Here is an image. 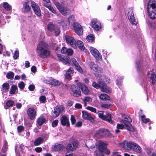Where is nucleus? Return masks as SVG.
I'll use <instances>...</instances> for the list:
<instances>
[{
    "instance_id": "obj_26",
    "label": "nucleus",
    "mask_w": 156,
    "mask_h": 156,
    "mask_svg": "<svg viewBox=\"0 0 156 156\" xmlns=\"http://www.w3.org/2000/svg\"><path fill=\"white\" fill-rule=\"evenodd\" d=\"M103 79H104V78H100L98 83L95 82H93L92 83V86L97 89L100 88L102 85V83L103 82Z\"/></svg>"
},
{
    "instance_id": "obj_43",
    "label": "nucleus",
    "mask_w": 156,
    "mask_h": 156,
    "mask_svg": "<svg viewBox=\"0 0 156 156\" xmlns=\"http://www.w3.org/2000/svg\"><path fill=\"white\" fill-rule=\"evenodd\" d=\"M87 40L90 42L93 41L94 40V36L92 34H90L87 36L86 38Z\"/></svg>"
},
{
    "instance_id": "obj_40",
    "label": "nucleus",
    "mask_w": 156,
    "mask_h": 156,
    "mask_svg": "<svg viewBox=\"0 0 156 156\" xmlns=\"http://www.w3.org/2000/svg\"><path fill=\"white\" fill-rule=\"evenodd\" d=\"M17 89V87L16 85H13L10 88L9 91V93L12 94H14L16 92V90Z\"/></svg>"
},
{
    "instance_id": "obj_20",
    "label": "nucleus",
    "mask_w": 156,
    "mask_h": 156,
    "mask_svg": "<svg viewBox=\"0 0 156 156\" xmlns=\"http://www.w3.org/2000/svg\"><path fill=\"white\" fill-rule=\"evenodd\" d=\"M147 76L151 80V83L154 84L155 82L156 75L155 73L153 71H148L147 73Z\"/></svg>"
},
{
    "instance_id": "obj_3",
    "label": "nucleus",
    "mask_w": 156,
    "mask_h": 156,
    "mask_svg": "<svg viewBox=\"0 0 156 156\" xmlns=\"http://www.w3.org/2000/svg\"><path fill=\"white\" fill-rule=\"evenodd\" d=\"M55 5L60 12L63 15L67 16L71 13V10L66 6L62 5L58 2H56Z\"/></svg>"
},
{
    "instance_id": "obj_32",
    "label": "nucleus",
    "mask_w": 156,
    "mask_h": 156,
    "mask_svg": "<svg viewBox=\"0 0 156 156\" xmlns=\"http://www.w3.org/2000/svg\"><path fill=\"white\" fill-rule=\"evenodd\" d=\"M99 149L101 152H104L106 148V145L103 142H100L99 143Z\"/></svg>"
},
{
    "instance_id": "obj_60",
    "label": "nucleus",
    "mask_w": 156,
    "mask_h": 156,
    "mask_svg": "<svg viewBox=\"0 0 156 156\" xmlns=\"http://www.w3.org/2000/svg\"><path fill=\"white\" fill-rule=\"evenodd\" d=\"M58 122V120H54L52 123V125L53 127H55L56 126Z\"/></svg>"
},
{
    "instance_id": "obj_29",
    "label": "nucleus",
    "mask_w": 156,
    "mask_h": 156,
    "mask_svg": "<svg viewBox=\"0 0 156 156\" xmlns=\"http://www.w3.org/2000/svg\"><path fill=\"white\" fill-rule=\"evenodd\" d=\"M45 122V119L43 116L39 117L37 120V123L39 126H41Z\"/></svg>"
},
{
    "instance_id": "obj_53",
    "label": "nucleus",
    "mask_w": 156,
    "mask_h": 156,
    "mask_svg": "<svg viewBox=\"0 0 156 156\" xmlns=\"http://www.w3.org/2000/svg\"><path fill=\"white\" fill-rule=\"evenodd\" d=\"M75 67H76V69L80 73H83V71L81 67L80 66L79 64L78 65H77L76 66H75Z\"/></svg>"
},
{
    "instance_id": "obj_4",
    "label": "nucleus",
    "mask_w": 156,
    "mask_h": 156,
    "mask_svg": "<svg viewBox=\"0 0 156 156\" xmlns=\"http://www.w3.org/2000/svg\"><path fill=\"white\" fill-rule=\"evenodd\" d=\"M31 7L35 14L40 17L41 15V11L38 5L34 1L30 3Z\"/></svg>"
},
{
    "instance_id": "obj_14",
    "label": "nucleus",
    "mask_w": 156,
    "mask_h": 156,
    "mask_svg": "<svg viewBox=\"0 0 156 156\" xmlns=\"http://www.w3.org/2000/svg\"><path fill=\"white\" fill-rule=\"evenodd\" d=\"M73 27L75 32L78 34H81L83 33V30L81 26L77 23L73 24Z\"/></svg>"
},
{
    "instance_id": "obj_34",
    "label": "nucleus",
    "mask_w": 156,
    "mask_h": 156,
    "mask_svg": "<svg viewBox=\"0 0 156 156\" xmlns=\"http://www.w3.org/2000/svg\"><path fill=\"white\" fill-rule=\"evenodd\" d=\"M48 83L54 86H59L60 85V82L58 80L55 79H52L49 81Z\"/></svg>"
},
{
    "instance_id": "obj_33",
    "label": "nucleus",
    "mask_w": 156,
    "mask_h": 156,
    "mask_svg": "<svg viewBox=\"0 0 156 156\" xmlns=\"http://www.w3.org/2000/svg\"><path fill=\"white\" fill-rule=\"evenodd\" d=\"M43 5L48 8L52 13L54 14H56V12L53 8L50 5L47 4L45 3L43 4Z\"/></svg>"
},
{
    "instance_id": "obj_38",
    "label": "nucleus",
    "mask_w": 156,
    "mask_h": 156,
    "mask_svg": "<svg viewBox=\"0 0 156 156\" xmlns=\"http://www.w3.org/2000/svg\"><path fill=\"white\" fill-rule=\"evenodd\" d=\"M99 98L103 100H109L110 99V97L107 94H101L99 96Z\"/></svg>"
},
{
    "instance_id": "obj_59",
    "label": "nucleus",
    "mask_w": 156,
    "mask_h": 156,
    "mask_svg": "<svg viewBox=\"0 0 156 156\" xmlns=\"http://www.w3.org/2000/svg\"><path fill=\"white\" fill-rule=\"evenodd\" d=\"M98 114L99 117L102 119L104 116L103 112L102 111H99Z\"/></svg>"
},
{
    "instance_id": "obj_42",
    "label": "nucleus",
    "mask_w": 156,
    "mask_h": 156,
    "mask_svg": "<svg viewBox=\"0 0 156 156\" xmlns=\"http://www.w3.org/2000/svg\"><path fill=\"white\" fill-rule=\"evenodd\" d=\"M135 143L132 142H127L126 143V146L128 150H130L133 148Z\"/></svg>"
},
{
    "instance_id": "obj_23",
    "label": "nucleus",
    "mask_w": 156,
    "mask_h": 156,
    "mask_svg": "<svg viewBox=\"0 0 156 156\" xmlns=\"http://www.w3.org/2000/svg\"><path fill=\"white\" fill-rule=\"evenodd\" d=\"M156 9V0H150L147 6V9Z\"/></svg>"
},
{
    "instance_id": "obj_19",
    "label": "nucleus",
    "mask_w": 156,
    "mask_h": 156,
    "mask_svg": "<svg viewBox=\"0 0 156 156\" xmlns=\"http://www.w3.org/2000/svg\"><path fill=\"white\" fill-rule=\"evenodd\" d=\"M105 79H103V82L100 87L101 90L102 92H105L107 93L111 92V90L105 84Z\"/></svg>"
},
{
    "instance_id": "obj_62",
    "label": "nucleus",
    "mask_w": 156,
    "mask_h": 156,
    "mask_svg": "<svg viewBox=\"0 0 156 156\" xmlns=\"http://www.w3.org/2000/svg\"><path fill=\"white\" fill-rule=\"evenodd\" d=\"M24 129V128L23 126H20L17 127V130L18 131L20 132L23 130Z\"/></svg>"
},
{
    "instance_id": "obj_11",
    "label": "nucleus",
    "mask_w": 156,
    "mask_h": 156,
    "mask_svg": "<svg viewBox=\"0 0 156 156\" xmlns=\"http://www.w3.org/2000/svg\"><path fill=\"white\" fill-rule=\"evenodd\" d=\"M90 52L94 57L98 60H101L102 59L101 56L99 52L96 49L93 47L90 48Z\"/></svg>"
},
{
    "instance_id": "obj_9",
    "label": "nucleus",
    "mask_w": 156,
    "mask_h": 156,
    "mask_svg": "<svg viewBox=\"0 0 156 156\" xmlns=\"http://www.w3.org/2000/svg\"><path fill=\"white\" fill-rule=\"evenodd\" d=\"M95 134L97 136L107 137L110 135V133L107 129H101L97 130L95 133Z\"/></svg>"
},
{
    "instance_id": "obj_36",
    "label": "nucleus",
    "mask_w": 156,
    "mask_h": 156,
    "mask_svg": "<svg viewBox=\"0 0 156 156\" xmlns=\"http://www.w3.org/2000/svg\"><path fill=\"white\" fill-rule=\"evenodd\" d=\"M83 101L84 103V106L85 107L87 106V103H90L92 101V99L90 97L86 96L85 97L83 100Z\"/></svg>"
},
{
    "instance_id": "obj_1",
    "label": "nucleus",
    "mask_w": 156,
    "mask_h": 156,
    "mask_svg": "<svg viewBox=\"0 0 156 156\" xmlns=\"http://www.w3.org/2000/svg\"><path fill=\"white\" fill-rule=\"evenodd\" d=\"M48 47V44L43 41L39 43L37 46V52L40 57L45 58L50 56L51 52Z\"/></svg>"
},
{
    "instance_id": "obj_54",
    "label": "nucleus",
    "mask_w": 156,
    "mask_h": 156,
    "mask_svg": "<svg viewBox=\"0 0 156 156\" xmlns=\"http://www.w3.org/2000/svg\"><path fill=\"white\" fill-rule=\"evenodd\" d=\"M70 120L72 124H75L76 122V120L75 117L73 115H71Z\"/></svg>"
},
{
    "instance_id": "obj_39",
    "label": "nucleus",
    "mask_w": 156,
    "mask_h": 156,
    "mask_svg": "<svg viewBox=\"0 0 156 156\" xmlns=\"http://www.w3.org/2000/svg\"><path fill=\"white\" fill-rule=\"evenodd\" d=\"M3 5L4 8L6 10L9 11L11 9V6L7 2H4L3 3Z\"/></svg>"
},
{
    "instance_id": "obj_8",
    "label": "nucleus",
    "mask_w": 156,
    "mask_h": 156,
    "mask_svg": "<svg viewBox=\"0 0 156 156\" xmlns=\"http://www.w3.org/2000/svg\"><path fill=\"white\" fill-rule=\"evenodd\" d=\"M64 110V107L62 105L57 106L54 109L52 116L56 118L58 116L59 114L62 112Z\"/></svg>"
},
{
    "instance_id": "obj_45",
    "label": "nucleus",
    "mask_w": 156,
    "mask_h": 156,
    "mask_svg": "<svg viewBox=\"0 0 156 156\" xmlns=\"http://www.w3.org/2000/svg\"><path fill=\"white\" fill-rule=\"evenodd\" d=\"M14 74V73L13 72H10L7 74L6 76L8 79H12L13 78Z\"/></svg>"
},
{
    "instance_id": "obj_41",
    "label": "nucleus",
    "mask_w": 156,
    "mask_h": 156,
    "mask_svg": "<svg viewBox=\"0 0 156 156\" xmlns=\"http://www.w3.org/2000/svg\"><path fill=\"white\" fill-rule=\"evenodd\" d=\"M77 45L78 47L81 50H83L85 49L83 43L81 41H77Z\"/></svg>"
},
{
    "instance_id": "obj_15",
    "label": "nucleus",
    "mask_w": 156,
    "mask_h": 156,
    "mask_svg": "<svg viewBox=\"0 0 156 156\" xmlns=\"http://www.w3.org/2000/svg\"><path fill=\"white\" fill-rule=\"evenodd\" d=\"M77 85L85 94H88L89 93L88 88L84 84L79 82L78 83Z\"/></svg>"
},
{
    "instance_id": "obj_2",
    "label": "nucleus",
    "mask_w": 156,
    "mask_h": 156,
    "mask_svg": "<svg viewBox=\"0 0 156 156\" xmlns=\"http://www.w3.org/2000/svg\"><path fill=\"white\" fill-rule=\"evenodd\" d=\"M122 117L124 119L122 120L121 122L125 124L126 129L129 131H134V129L130 123L132 121L131 119L129 116L125 114L122 115Z\"/></svg>"
},
{
    "instance_id": "obj_18",
    "label": "nucleus",
    "mask_w": 156,
    "mask_h": 156,
    "mask_svg": "<svg viewBox=\"0 0 156 156\" xmlns=\"http://www.w3.org/2000/svg\"><path fill=\"white\" fill-rule=\"evenodd\" d=\"M61 122L63 126H66L69 127V119L65 115H63L60 119Z\"/></svg>"
},
{
    "instance_id": "obj_22",
    "label": "nucleus",
    "mask_w": 156,
    "mask_h": 156,
    "mask_svg": "<svg viewBox=\"0 0 156 156\" xmlns=\"http://www.w3.org/2000/svg\"><path fill=\"white\" fill-rule=\"evenodd\" d=\"M61 52L63 54H67L68 55H71L73 52V50L69 48L68 49L65 47L62 48Z\"/></svg>"
},
{
    "instance_id": "obj_57",
    "label": "nucleus",
    "mask_w": 156,
    "mask_h": 156,
    "mask_svg": "<svg viewBox=\"0 0 156 156\" xmlns=\"http://www.w3.org/2000/svg\"><path fill=\"white\" fill-rule=\"evenodd\" d=\"M54 31L56 36H57L59 34L60 31L59 28L56 27Z\"/></svg>"
},
{
    "instance_id": "obj_64",
    "label": "nucleus",
    "mask_w": 156,
    "mask_h": 156,
    "mask_svg": "<svg viewBox=\"0 0 156 156\" xmlns=\"http://www.w3.org/2000/svg\"><path fill=\"white\" fill-rule=\"evenodd\" d=\"M35 150L36 152L40 153L42 151V148L41 147H37L35 148Z\"/></svg>"
},
{
    "instance_id": "obj_63",
    "label": "nucleus",
    "mask_w": 156,
    "mask_h": 156,
    "mask_svg": "<svg viewBox=\"0 0 156 156\" xmlns=\"http://www.w3.org/2000/svg\"><path fill=\"white\" fill-rule=\"evenodd\" d=\"M71 61L72 62L75 66H76L77 65H78L79 64L76 61V60L74 58H72Z\"/></svg>"
},
{
    "instance_id": "obj_49",
    "label": "nucleus",
    "mask_w": 156,
    "mask_h": 156,
    "mask_svg": "<svg viewBox=\"0 0 156 156\" xmlns=\"http://www.w3.org/2000/svg\"><path fill=\"white\" fill-rule=\"evenodd\" d=\"M14 104V102L12 100H8L6 102L7 105L8 107L12 106Z\"/></svg>"
},
{
    "instance_id": "obj_10",
    "label": "nucleus",
    "mask_w": 156,
    "mask_h": 156,
    "mask_svg": "<svg viewBox=\"0 0 156 156\" xmlns=\"http://www.w3.org/2000/svg\"><path fill=\"white\" fill-rule=\"evenodd\" d=\"M66 39L67 44L72 47L75 48H76V41L73 37L69 36H66Z\"/></svg>"
},
{
    "instance_id": "obj_12",
    "label": "nucleus",
    "mask_w": 156,
    "mask_h": 156,
    "mask_svg": "<svg viewBox=\"0 0 156 156\" xmlns=\"http://www.w3.org/2000/svg\"><path fill=\"white\" fill-rule=\"evenodd\" d=\"M92 27L94 29L97 31H99L101 28V23L97 19H94L91 21Z\"/></svg>"
},
{
    "instance_id": "obj_61",
    "label": "nucleus",
    "mask_w": 156,
    "mask_h": 156,
    "mask_svg": "<svg viewBox=\"0 0 156 156\" xmlns=\"http://www.w3.org/2000/svg\"><path fill=\"white\" fill-rule=\"evenodd\" d=\"M35 88V87L34 85H30L28 87L29 90L30 91L34 90Z\"/></svg>"
},
{
    "instance_id": "obj_46",
    "label": "nucleus",
    "mask_w": 156,
    "mask_h": 156,
    "mask_svg": "<svg viewBox=\"0 0 156 156\" xmlns=\"http://www.w3.org/2000/svg\"><path fill=\"white\" fill-rule=\"evenodd\" d=\"M39 100L41 103H45L46 102V99L45 96L42 95L40 97Z\"/></svg>"
},
{
    "instance_id": "obj_51",
    "label": "nucleus",
    "mask_w": 156,
    "mask_h": 156,
    "mask_svg": "<svg viewBox=\"0 0 156 156\" xmlns=\"http://www.w3.org/2000/svg\"><path fill=\"white\" fill-rule=\"evenodd\" d=\"M58 22L63 27H65L66 26L67 23L65 21L62 20H59Z\"/></svg>"
},
{
    "instance_id": "obj_44",
    "label": "nucleus",
    "mask_w": 156,
    "mask_h": 156,
    "mask_svg": "<svg viewBox=\"0 0 156 156\" xmlns=\"http://www.w3.org/2000/svg\"><path fill=\"white\" fill-rule=\"evenodd\" d=\"M3 90H9V84L8 83H4L2 85Z\"/></svg>"
},
{
    "instance_id": "obj_6",
    "label": "nucleus",
    "mask_w": 156,
    "mask_h": 156,
    "mask_svg": "<svg viewBox=\"0 0 156 156\" xmlns=\"http://www.w3.org/2000/svg\"><path fill=\"white\" fill-rule=\"evenodd\" d=\"M78 144L77 141L73 140L69 142L66 148V151H73L77 147Z\"/></svg>"
},
{
    "instance_id": "obj_16",
    "label": "nucleus",
    "mask_w": 156,
    "mask_h": 156,
    "mask_svg": "<svg viewBox=\"0 0 156 156\" xmlns=\"http://www.w3.org/2000/svg\"><path fill=\"white\" fill-rule=\"evenodd\" d=\"M147 11L151 19H154L156 18V9H147Z\"/></svg>"
},
{
    "instance_id": "obj_24",
    "label": "nucleus",
    "mask_w": 156,
    "mask_h": 156,
    "mask_svg": "<svg viewBox=\"0 0 156 156\" xmlns=\"http://www.w3.org/2000/svg\"><path fill=\"white\" fill-rule=\"evenodd\" d=\"M74 70L73 68H70L66 72L65 77L66 79L70 80L71 79L72 74L73 73Z\"/></svg>"
},
{
    "instance_id": "obj_35",
    "label": "nucleus",
    "mask_w": 156,
    "mask_h": 156,
    "mask_svg": "<svg viewBox=\"0 0 156 156\" xmlns=\"http://www.w3.org/2000/svg\"><path fill=\"white\" fill-rule=\"evenodd\" d=\"M56 28L55 25L52 23H49L47 26L48 30L50 31H54Z\"/></svg>"
},
{
    "instance_id": "obj_50",
    "label": "nucleus",
    "mask_w": 156,
    "mask_h": 156,
    "mask_svg": "<svg viewBox=\"0 0 156 156\" xmlns=\"http://www.w3.org/2000/svg\"><path fill=\"white\" fill-rule=\"evenodd\" d=\"M87 110H90L91 112H92L94 113H96V109L95 108H94L92 107L88 106L87 107Z\"/></svg>"
},
{
    "instance_id": "obj_52",
    "label": "nucleus",
    "mask_w": 156,
    "mask_h": 156,
    "mask_svg": "<svg viewBox=\"0 0 156 156\" xmlns=\"http://www.w3.org/2000/svg\"><path fill=\"white\" fill-rule=\"evenodd\" d=\"M69 23H72L75 21L74 16L73 15L70 16L69 19Z\"/></svg>"
},
{
    "instance_id": "obj_25",
    "label": "nucleus",
    "mask_w": 156,
    "mask_h": 156,
    "mask_svg": "<svg viewBox=\"0 0 156 156\" xmlns=\"http://www.w3.org/2000/svg\"><path fill=\"white\" fill-rule=\"evenodd\" d=\"M102 120L107 121L112 124H113L114 122V121L112 120L111 115L109 113H108L104 115Z\"/></svg>"
},
{
    "instance_id": "obj_5",
    "label": "nucleus",
    "mask_w": 156,
    "mask_h": 156,
    "mask_svg": "<svg viewBox=\"0 0 156 156\" xmlns=\"http://www.w3.org/2000/svg\"><path fill=\"white\" fill-rule=\"evenodd\" d=\"M70 89L73 92V95L75 97H78L81 95L80 88L79 86L74 84L72 85L70 87Z\"/></svg>"
},
{
    "instance_id": "obj_21",
    "label": "nucleus",
    "mask_w": 156,
    "mask_h": 156,
    "mask_svg": "<svg viewBox=\"0 0 156 156\" xmlns=\"http://www.w3.org/2000/svg\"><path fill=\"white\" fill-rule=\"evenodd\" d=\"M51 148L52 150L54 151H62L64 148V146L62 144H57L53 146Z\"/></svg>"
},
{
    "instance_id": "obj_55",
    "label": "nucleus",
    "mask_w": 156,
    "mask_h": 156,
    "mask_svg": "<svg viewBox=\"0 0 156 156\" xmlns=\"http://www.w3.org/2000/svg\"><path fill=\"white\" fill-rule=\"evenodd\" d=\"M111 104H103L101 105V107L104 108H109L111 107Z\"/></svg>"
},
{
    "instance_id": "obj_47",
    "label": "nucleus",
    "mask_w": 156,
    "mask_h": 156,
    "mask_svg": "<svg viewBox=\"0 0 156 156\" xmlns=\"http://www.w3.org/2000/svg\"><path fill=\"white\" fill-rule=\"evenodd\" d=\"M19 53L18 49L16 50L14 53L13 56V58L16 59L19 56Z\"/></svg>"
},
{
    "instance_id": "obj_37",
    "label": "nucleus",
    "mask_w": 156,
    "mask_h": 156,
    "mask_svg": "<svg viewBox=\"0 0 156 156\" xmlns=\"http://www.w3.org/2000/svg\"><path fill=\"white\" fill-rule=\"evenodd\" d=\"M133 150L138 153H140L141 151V149L140 147L136 144H135L133 148Z\"/></svg>"
},
{
    "instance_id": "obj_13",
    "label": "nucleus",
    "mask_w": 156,
    "mask_h": 156,
    "mask_svg": "<svg viewBox=\"0 0 156 156\" xmlns=\"http://www.w3.org/2000/svg\"><path fill=\"white\" fill-rule=\"evenodd\" d=\"M27 114L28 117L31 120L34 119L36 116V111L33 108H30L28 109Z\"/></svg>"
},
{
    "instance_id": "obj_17",
    "label": "nucleus",
    "mask_w": 156,
    "mask_h": 156,
    "mask_svg": "<svg viewBox=\"0 0 156 156\" xmlns=\"http://www.w3.org/2000/svg\"><path fill=\"white\" fill-rule=\"evenodd\" d=\"M82 113V117L84 119L88 120L92 122H94V119L90 113L85 111H83Z\"/></svg>"
},
{
    "instance_id": "obj_56",
    "label": "nucleus",
    "mask_w": 156,
    "mask_h": 156,
    "mask_svg": "<svg viewBox=\"0 0 156 156\" xmlns=\"http://www.w3.org/2000/svg\"><path fill=\"white\" fill-rule=\"evenodd\" d=\"M8 146L7 142L5 140L4 141L3 148L6 151L8 149Z\"/></svg>"
},
{
    "instance_id": "obj_48",
    "label": "nucleus",
    "mask_w": 156,
    "mask_h": 156,
    "mask_svg": "<svg viewBox=\"0 0 156 156\" xmlns=\"http://www.w3.org/2000/svg\"><path fill=\"white\" fill-rule=\"evenodd\" d=\"M25 86V84L23 81H21L18 83V87L21 90H23L24 89Z\"/></svg>"
},
{
    "instance_id": "obj_58",
    "label": "nucleus",
    "mask_w": 156,
    "mask_h": 156,
    "mask_svg": "<svg viewBox=\"0 0 156 156\" xmlns=\"http://www.w3.org/2000/svg\"><path fill=\"white\" fill-rule=\"evenodd\" d=\"M124 127V125L122 124H118L117 125V128L118 129H123Z\"/></svg>"
},
{
    "instance_id": "obj_28",
    "label": "nucleus",
    "mask_w": 156,
    "mask_h": 156,
    "mask_svg": "<svg viewBox=\"0 0 156 156\" xmlns=\"http://www.w3.org/2000/svg\"><path fill=\"white\" fill-rule=\"evenodd\" d=\"M44 139L41 137H39L36 138L34 141V144L35 146H38L43 143Z\"/></svg>"
},
{
    "instance_id": "obj_27",
    "label": "nucleus",
    "mask_w": 156,
    "mask_h": 156,
    "mask_svg": "<svg viewBox=\"0 0 156 156\" xmlns=\"http://www.w3.org/2000/svg\"><path fill=\"white\" fill-rule=\"evenodd\" d=\"M58 59H59L60 60L62 61L65 64H69L70 63V60L69 58L68 57L63 58V57H61L60 55H58Z\"/></svg>"
},
{
    "instance_id": "obj_31",
    "label": "nucleus",
    "mask_w": 156,
    "mask_h": 156,
    "mask_svg": "<svg viewBox=\"0 0 156 156\" xmlns=\"http://www.w3.org/2000/svg\"><path fill=\"white\" fill-rule=\"evenodd\" d=\"M89 66L92 69L96 72H97L99 69L98 66L94 62H90L89 64Z\"/></svg>"
},
{
    "instance_id": "obj_7",
    "label": "nucleus",
    "mask_w": 156,
    "mask_h": 156,
    "mask_svg": "<svg viewBox=\"0 0 156 156\" xmlns=\"http://www.w3.org/2000/svg\"><path fill=\"white\" fill-rule=\"evenodd\" d=\"M128 19L131 23L133 25H136L137 21L134 18L133 10L132 9H129L128 10Z\"/></svg>"
},
{
    "instance_id": "obj_30",
    "label": "nucleus",
    "mask_w": 156,
    "mask_h": 156,
    "mask_svg": "<svg viewBox=\"0 0 156 156\" xmlns=\"http://www.w3.org/2000/svg\"><path fill=\"white\" fill-rule=\"evenodd\" d=\"M23 9L25 12H28L31 9V8L29 6L28 3L27 2H24L23 4Z\"/></svg>"
}]
</instances>
